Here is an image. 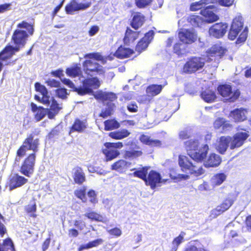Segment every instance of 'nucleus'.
<instances>
[{
    "mask_svg": "<svg viewBox=\"0 0 251 251\" xmlns=\"http://www.w3.org/2000/svg\"><path fill=\"white\" fill-rule=\"evenodd\" d=\"M133 52L134 51L132 50L121 46L115 52L114 55L120 59H123L130 57Z\"/></svg>",
    "mask_w": 251,
    "mask_h": 251,
    "instance_id": "obj_25",
    "label": "nucleus"
},
{
    "mask_svg": "<svg viewBox=\"0 0 251 251\" xmlns=\"http://www.w3.org/2000/svg\"><path fill=\"white\" fill-rule=\"evenodd\" d=\"M246 224L248 229L251 231V215L249 216L246 218Z\"/></svg>",
    "mask_w": 251,
    "mask_h": 251,
    "instance_id": "obj_64",
    "label": "nucleus"
},
{
    "mask_svg": "<svg viewBox=\"0 0 251 251\" xmlns=\"http://www.w3.org/2000/svg\"><path fill=\"white\" fill-rule=\"evenodd\" d=\"M190 136V132L187 130H183L179 133V137L182 139L188 138Z\"/></svg>",
    "mask_w": 251,
    "mask_h": 251,
    "instance_id": "obj_61",
    "label": "nucleus"
},
{
    "mask_svg": "<svg viewBox=\"0 0 251 251\" xmlns=\"http://www.w3.org/2000/svg\"><path fill=\"white\" fill-rule=\"evenodd\" d=\"M142 152L141 151H126L125 157L126 158H134L141 156Z\"/></svg>",
    "mask_w": 251,
    "mask_h": 251,
    "instance_id": "obj_44",
    "label": "nucleus"
},
{
    "mask_svg": "<svg viewBox=\"0 0 251 251\" xmlns=\"http://www.w3.org/2000/svg\"><path fill=\"white\" fill-rule=\"evenodd\" d=\"M91 2L85 3H78L76 0H72L65 7V11L68 14L73 15L75 12L79 10H84L89 8Z\"/></svg>",
    "mask_w": 251,
    "mask_h": 251,
    "instance_id": "obj_12",
    "label": "nucleus"
},
{
    "mask_svg": "<svg viewBox=\"0 0 251 251\" xmlns=\"http://www.w3.org/2000/svg\"><path fill=\"white\" fill-rule=\"evenodd\" d=\"M250 134L247 132H238L233 136H230L229 148L231 150L239 148L244 143L245 140L249 137Z\"/></svg>",
    "mask_w": 251,
    "mask_h": 251,
    "instance_id": "obj_10",
    "label": "nucleus"
},
{
    "mask_svg": "<svg viewBox=\"0 0 251 251\" xmlns=\"http://www.w3.org/2000/svg\"><path fill=\"white\" fill-rule=\"evenodd\" d=\"M74 179L76 183L81 184L85 181V176L82 169L80 168H76L75 170Z\"/></svg>",
    "mask_w": 251,
    "mask_h": 251,
    "instance_id": "obj_37",
    "label": "nucleus"
},
{
    "mask_svg": "<svg viewBox=\"0 0 251 251\" xmlns=\"http://www.w3.org/2000/svg\"><path fill=\"white\" fill-rule=\"evenodd\" d=\"M105 147H110L115 150L117 149H121L123 147V145L122 142L117 143H106L104 144Z\"/></svg>",
    "mask_w": 251,
    "mask_h": 251,
    "instance_id": "obj_49",
    "label": "nucleus"
},
{
    "mask_svg": "<svg viewBox=\"0 0 251 251\" xmlns=\"http://www.w3.org/2000/svg\"><path fill=\"white\" fill-rule=\"evenodd\" d=\"M104 124V129L106 131L116 129L120 126V124L115 120L105 121Z\"/></svg>",
    "mask_w": 251,
    "mask_h": 251,
    "instance_id": "obj_38",
    "label": "nucleus"
},
{
    "mask_svg": "<svg viewBox=\"0 0 251 251\" xmlns=\"http://www.w3.org/2000/svg\"><path fill=\"white\" fill-rule=\"evenodd\" d=\"M131 163L124 159L119 160L111 165L112 170L115 171L120 174L124 173L129 168Z\"/></svg>",
    "mask_w": 251,
    "mask_h": 251,
    "instance_id": "obj_20",
    "label": "nucleus"
},
{
    "mask_svg": "<svg viewBox=\"0 0 251 251\" xmlns=\"http://www.w3.org/2000/svg\"><path fill=\"white\" fill-rule=\"evenodd\" d=\"M86 189L85 187H81L75 191V195L79 199L82 200L83 202H85L86 198L85 196Z\"/></svg>",
    "mask_w": 251,
    "mask_h": 251,
    "instance_id": "obj_42",
    "label": "nucleus"
},
{
    "mask_svg": "<svg viewBox=\"0 0 251 251\" xmlns=\"http://www.w3.org/2000/svg\"><path fill=\"white\" fill-rule=\"evenodd\" d=\"M48 85L53 87H58L60 86V82L55 79H50L47 81Z\"/></svg>",
    "mask_w": 251,
    "mask_h": 251,
    "instance_id": "obj_60",
    "label": "nucleus"
},
{
    "mask_svg": "<svg viewBox=\"0 0 251 251\" xmlns=\"http://www.w3.org/2000/svg\"><path fill=\"white\" fill-rule=\"evenodd\" d=\"M183 45L181 43H176L174 47V52L178 55L181 53V49Z\"/></svg>",
    "mask_w": 251,
    "mask_h": 251,
    "instance_id": "obj_59",
    "label": "nucleus"
},
{
    "mask_svg": "<svg viewBox=\"0 0 251 251\" xmlns=\"http://www.w3.org/2000/svg\"><path fill=\"white\" fill-rule=\"evenodd\" d=\"M105 148L103 149L102 152L105 155L107 161L115 158L120 154V152L117 150H115L110 147H105Z\"/></svg>",
    "mask_w": 251,
    "mask_h": 251,
    "instance_id": "obj_26",
    "label": "nucleus"
},
{
    "mask_svg": "<svg viewBox=\"0 0 251 251\" xmlns=\"http://www.w3.org/2000/svg\"><path fill=\"white\" fill-rule=\"evenodd\" d=\"M227 27V24L226 23H217L209 28V33L210 36L220 38L226 33Z\"/></svg>",
    "mask_w": 251,
    "mask_h": 251,
    "instance_id": "obj_14",
    "label": "nucleus"
},
{
    "mask_svg": "<svg viewBox=\"0 0 251 251\" xmlns=\"http://www.w3.org/2000/svg\"><path fill=\"white\" fill-rule=\"evenodd\" d=\"M7 251H14V245L10 239H7L3 242V245L2 246Z\"/></svg>",
    "mask_w": 251,
    "mask_h": 251,
    "instance_id": "obj_45",
    "label": "nucleus"
},
{
    "mask_svg": "<svg viewBox=\"0 0 251 251\" xmlns=\"http://www.w3.org/2000/svg\"><path fill=\"white\" fill-rule=\"evenodd\" d=\"M36 155L30 154L25 160L21 168V172L26 176L30 177L34 172Z\"/></svg>",
    "mask_w": 251,
    "mask_h": 251,
    "instance_id": "obj_9",
    "label": "nucleus"
},
{
    "mask_svg": "<svg viewBox=\"0 0 251 251\" xmlns=\"http://www.w3.org/2000/svg\"><path fill=\"white\" fill-rule=\"evenodd\" d=\"M17 27L20 29H17L14 31L12 37L15 46H8L5 48L4 50L0 53V60L6 59L15 52L19 51L20 48L25 46L28 35L27 32L22 29L23 28L25 29L30 35H32L33 34V26L26 22L23 21L19 23L17 25Z\"/></svg>",
    "mask_w": 251,
    "mask_h": 251,
    "instance_id": "obj_2",
    "label": "nucleus"
},
{
    "mask_svg": "<svg viewBox=\"0 0 251 251\" xmlns=\"http://www.w3.org/2000/svg\"><path fill=\"white\" fill-rule=\"evenodd\" d=\"M85 58L94 59L96 60L101 61L103 60V57L99 53H88L84 56Z\"/></svg>",
    "mask_w": 251,
    "mask_h": 251,
    "instance_id": "obj_46",
    "label": "nucleus"
},
{
    "mask_svg": "<svg viewBox=\"0 0 251 251\" xmlns=\"http://www.w3.org/2000/svg\"><path fill=\"white\" fill-rule=\"evenodd\" d=\"M248 113L247 109L237 108L230 112L229 117L232 118L235 122H241L247 119Z\"/></svg>",
    "mask_w": 251,
    "mask_h": 251,
    "instance_id": "obj_18",
    "label": "nucleus"
},
{
    "mask_svg": "<svg viewBox=\"0 0 251 251\" xmlns=\"http://www.w3.org/2000/svg\"><path fill=\"white\" fill-rule=\"evenodd\" d=\"M130 132L126 129H124L120 131L111 132L109 133V136L113 139L120 140L127 137Z\"/></svg>",
    "mask_w": 251,
    "mask_h": 251,
    "instance_id": "obj_34",
    "label": "nucleus"
},
{
    "mask_svg": "<svg viewBox=\"0 0 251 251\" xmlns=\"http://www.w3.org/2000/svg\"><path fill=\"white\" fill-rule=\"evenodd\" d=\"M23 144L27 150L32 151L34 152L33 153L35 154V152L38 151L40 142L37 137L32 134H30L25 140Z\"/></svg>",
    "mask_w": 251,
    "mask_h": 251,
    "instance_id": "obj_16",
    "label": "nucleus"
},
{
    "mask_svg": "<svg viewBox=\"0 0 251 251\" xmlns=\"http://www.w3.org/2000/svg\"><path fill=\"white\" fill-rule=\"evenodd\" d=\"M115 108V104L112 102H109L107 105V107L105 108V110L102 111L100 116V117H103V118H106L108 116L111 115L112 114V112Z\"/></svg>",
    "mask_w": 251,
    "mask_h": 251,
    "instance_id": "obj_40",
    "label": "nucleus"
},
{
    "mask_svg": "<svg viewBox=\"0 0 251 251\" xmlns=\"http://www.w3.org/2000/svg\"><path fill=\"white\" fill-rule=\"evenodd\" d=\"M131 23V26L135 29L141 27L145 22V17L141 13H134Z\"/></svg>",
    "mask_w": 251,
    "mask_h": 251,
    "instance_id": "obj_23",
    "label": "nucleus"
},
{
    "mask_svg": "<svg viewBox=\"0 0 251 251\" xmlns=\"http://www.w3.org/2000/svg\"><path fill=\"white\" fill-rule=\"evenodd\" d=\"M152 0H135V3L137 7L143 8L149 5Z\"/></svg>",
    "mask_w": 251,
    "mask_h": 251,
    "instance_id": "obj_47",
    "label": "nucleus"
},
{
    "mask_svg": "<svg viewBox=\"0 0 251 251\" xmlns=\"http://www.w3.org/2000/svg\"><path fill=\"white\" fill-rule=\"evenodd\" d=\"M244 22L243 18L241 16L236 17L232 21L229 29L228 38L230 40H235L240 32L241 33L237 38L236 43L237 44L244 43L247 39L248 33V28L245 27L243 29Z\"/></svg>",
    "mask_w": 251,
    "mask_h": 251,
    "instance_id": "obj_6",
    "label": "nucleus"
},
{
    "mask_svg": "<svg viewBox=\"0 0 251 251\" xmlns=\"http://www.w3.org/2000/svg\"><path fill=\"white\" fill-rule=\"evenodd\" d=\"M178 37L183 43L189 44L197 40V35L193 30L182 29L178 32Z\"/></svg>",
    "mask_w": 251,
    "mask_h": 251,
    "instance_id": "obj_15",
    "label": "nucleus"
},
{
    "mask_svg": "<svg viewBox=\"0 0 251 251\" xmlns=\"http://www.w3.org/2000/svg\"><path fill=\"white\" fill-rule=\"evenodd\" d=\"M164 85L152 84L149 86L146 92L149 96H154L159 94Z\"/></svg>",
    "mask_w": 251,
    "mask_h": 251,
    "instance_id": "obj_32",
    "label": "nucleus"
},
{
    "mask_svg": "<svg viewBox=\"0 0 251 251\" xmlns=\"http://www.w3.org/2000/svg\"><path fill=\"white\" fill-rule=\"evenodd\" d=\"M201 97L207 102H212L216 98L215 93L210 90H206L202 92L201 94Z\"/></svg>",
    "mask_w": 251,
    "mask_h": 251,
    "instance_id": "obj_35",
    "label": "nucleus"
},
{
    "mask_svg": "<svg viewBox=\"0 0 251 251\" xmlns=\"http://www.w3.org/2000/svg\"><path fill=\"white\" fill-rule=\"evenodd\" d=\"M94 97L98 100L103 101L109 100L110 102L116 100V95L112 92H105L101 91L97 92L94 95Z\"/></svg>",
    "mask_w": 251,
    "mask_h": 251,
    "instance_id": "obj_22",
    "label": "nucleus"
},
{
    "mask_svg": "<svg viewBox=\"0 0 251 251\" xmlns=\"http://www.w3.org/2000/svg\"><path fill=\"white\" fill-rule=\"evenodd\" d=\"M225 119L224 118H218L215 120L214 123V126L215 128H219L221 127H223L224 124Z\"/></svg>",
    "mask_w": 251,
    "mask_h": 251,
    "instance_id": "obj_53",
    "label": "nucleus"
},
{
    "mask_svg": "<svg viewBox=\"0 0 251 251\" xmlns=\"http://www.w3.org/2000/svg\"><path fill=\"white\" fill-rule=\"evenodd\" d=\"M215 0H201V2L203 8L201 10V13L203 17L193 15L189 19V22L194 26H198L202 27L203 25L206 23H210L217 21L218 19V16L215 14L213 11H216V8L214 5H209L213 3Z\"/></svg>",
    "mask_w": 251,
    "mask_h": 251,
    "instance_id": "obj_4",
    "label": "nucleus"
},
{
    "mask_svg": "<svg viewBox=\"0 0 251 251\" xmlns=\"http://www.w3.org/2000/svg\"><path fill=\"white\" fill-rule=\"evenodd\" d=\"M107 231L110 234L117 237L121 236L122 234L121 230L117 227H115L113 229L108 230Z\"/></svg>",
    "mask_w": 251,
    "mask_h": 251,
    "instance_id": "obj_52",
    "label": "nucleus"
},
{
    "mask_svg": "<svg viewBox=\"0 0 251 251\" xmlns=\"http://www.w3.org/2000/svg\"><path fill=\"white\" fill-rule=\"evenodd\" d=\"M234 0H218L219 3L224 6H230L234 2Z\"/></svg>",
    "mask_w": 251,
    "mask_h": 251,
    "instance_id": "obj_57",
    "label": "nucleus"
},
{
    "mask_svg": "<svg viewBox=\"0 0 251 251\" xmlns=\"http://www.w3.org/2000/svg\"><path fill=\"white\" fill-rule=\"evenodd\" d=\"M153 36L154 32L152 30H150L147 33L145 36L138 42L136 47V50L140 53L145 50L153 38Z\"/></svg>",
    "mask_w": 251,
    "mask_h": 251,
    "instance_id": "obj_17",
    "label": "nucleus"
},
{
    "mask_svg": "<svg viewBox=\"0 0 251 251\" xmlns=\"http://www.w3.org/2000/svg\"><path fill=\"white\" fill-rule=\"evenodd\" d=\"M230 136H223L220 137L217 141L215 148L217 151L221 154H224L229 147Z\"/></svg>",
    "mask_w": 251,
    "mask_h": 251,
    "instance_id": "obj_19",
    "label": "nucleus"
},
{
    "mask_svg": "<svg viewBox=\"0 0 251 251\" xmlns=\"http://www.w3.org/2000/svg\"><path fill=\"white\" fill-rule=\"evenodd\" d=\"M66 73L69 76L72 77H78L82 85L79 87L71 88L74 91L76 92L79 95L83 96L93 92V89L98 88L100 81L97 77L85 78L82 75L80 67L77 65L72 66L66 69Z\"/></svg>",
    "mask_w": 251,
    "mask_h": 251,
    "instance_id": "obj_3",
    "label": "nucleus"
},
{
    "mask_svg": "<svg viewBox=\"0 0 251 251\" xmlns=\"http://www.w3.org/2000/svg\"><path fill=\"white\" fill-rule=\"evenodd\" d=\"M84 216L92 220H94L98 222H101L106 223L107 220L102 216L96 213L95 212H87L84 214Z\"/></svg>",
    "mask_w": 251,
    "mask_h": 251,
    "instance_id": "obj_36",
    "label": "nucleus"
},
{
    "mask_svg": "<svg viewBox=\"0 0 251 251\" xmlns=\"http://www.w3.org/2000/svg\"><path fill=\"white\" fill-rule=\"evenodd\" d=\"M185 233L181 232L180 234L173 240L172 242L170 251H176L178 246L184 241Z\"/></svg>",
    "mask_w": 251,
    "mask_h": 251,
    "instance_id": "obj_30",
    "label": "nucleus"
},
{
    "mask_svg": "<svg viewBox=\"0 0 251 251\" xmlns=\"http://www.w3.org/2000/svg\"><path fill=\"white\" fill-rule=\"evenodd\" d=\"M89 242H90L91 248H92L93 247H98V246L102 244L103 242V240L101 238H100V239H97L96 240H95L94 241H91Z\"/></svg>",
    "mask_w": 251,
    "mask_h": 251,
    "instance_id": "obj_56",
    "label": "nucleus"
},
{
    "mask_svg": "<svg viewBox=\"0 0 251 251\" xmlns=\"http://www.w3.org/2000/svg\"><path fill=\"white\" fill-rule=\"evenodd\" d=\"M86 123L84 121H80L79 119H76L73 125L71 131H77L81 132L86 128Z\"/></svg>",
    "mask_w": 251,
    "mask_h": 251,
    "instance_id": "obj_33",
    "label": "nucleus"
},
{
    "mask_svg": "<svg viewBox=\"0 0 251 251\" xmlns=\"http://www.w3.org/2000/svg\"><path fill=\"white\" fill-rule=\"evenodd\" d=\"M199 145L198 140H190L185 142V148L191 159L185 155H179L178 159V164L181 170L187 174H193L195 176L203 174L204 171L201 166L198 165V162L193 163L191 159L197 162L202 160L209 150L207 145H204L202 148L198 150Z\"/></svg>",
    "mask_w": 251,
    "mask_h": 251,
    "instance_id": "obj_1",
    "label": "nucleus"
},
{
    "mask_svg": "<svg viewBox=\"0 0 251 251\" xmlns=\"http://www.w3.org/2000/svg\"><path fill=\"white\" fill-rule=\"evenodd\" d=\"M139 33L133 31L130 29L127 28L124 39V43L126 45H129L133 43L138 37Z\"/></svg>",
    "mask_w": 251,
    "mask_h": 251,
    "instance_id": "obj_27",
    "label": "nucleus"
},
{
    "mask_svg": "<svg viewBox=\"0 0 251 251\" xmlns=\"http://www.w3.org/2000/svg\"><path fill=\"white\" fill-rule=\"evenodd\" d=\"M56 95L62 99H64L67 97V93L66 89L60 88L56 90Z\"/></svg>",
    "mask_w": 251,
    "mask_h": 251,
    "instance_id": "obj_48",
    "label": "nucleus"
},
{
    "mask_svg": "<svg viewBox=\"0 0 251 251\" xmlns=\"http://www.w3.org/2000/svg\"><path fill=\"white\" fill-rule=\"evenodd\" d=\"M213 58L207 57H194L188 61L184 66V72L191 73L201 69L205 64V62L211 61Z\"/></svg>",
    "mask_w": 251,
    "mask_h": 251,
    "instance_id": "obj_7",
    "label": "nucleus"
},
{
    "mask_svg": "<svg viewBox=\"0 0 251 251\" xmlns=\"http://www.w3.org/2000/svg\"><path fill=\"white\" fill-rule=\"evenodd\" d=\"M99 27L98 26H92L89 31V34L90 36H92L95 35L99 31Z\"/></svg>",
    "mask_w": 251,
    "mask_h": 251,
    "instance_id": "obj_62",
    "label": "nucleus"
},
{
    "mask_svg": "<svg viewBox=\"0 0 251 251\" xmlns=\"http://www.w3.org/2000/svg\"><path fill=\"white\" fill-rule=\"evenodd\" d=\"M166 181V180L161 179L159 173L151 171L150 172L148 177H147L145 183L146 185H150L152 189H154L156 187L160 186V183H164Z\"/></svg>",
    "mask_w": 251,
    "mask_h": 251,
    "instance_id": "obj_11",
    "label": "nucleus"
},
{
    "mask_svg": "<svg viewBox=\"0 0 251 251\" xmlns=\"http://www.w3.org/2000/svg\"><path fill=\"white\" fill-rule=\"evenodd\" d=\"M36 210V205L34 201L28 204L26 207V210L28 213L34 212Z\"/></svg>",
    "mask_w": 251,
    "mask_h": 251,
    "instance_id": "obj_58",
    "label": "nucleus"
},
{
    "mask_svg": "<svg viewBox=\"0 0 251 251\" xmlns=\"http://www.w3.org/2000/svg\"><path fill=\"white\" fill-rule=\"evenodd\" d=\"M148 167H143L140 170H136L132 174V175L135 177H138L140 178H141L145 182L146 179H147V175L148 174Z\"/></svg>",
    "mask_w": 251,
    "mask_h": 251,
    "instance_id": "obj_39",
    "label": "nucleus"
},
{
    "mask_svg": "<svg viewBox=\"0 0 251 251\" xmlns=\"http://www.w3.org/2000/svg\"><path fill=\"white\" fill-rule=\"evenodd\" d=\"M27 181V179L24 177L15 175L11 177L10 180L9 189L12 190L16 188L20 187L26 183Z\"/></svg>",
    "mask_w": 251,
    "mask_h": 251,
    "instance_id": "obj_21",
    "label": "nucleus"
},
{
    "mask_svg": "<svg viewBox=\"0 0 251 251\" xmlns=\"http://www.w3.org/2000/svg\"><path fill=\"white\" fill-rule=\"evenodd\" d=\"M139 139L142 143L149 146H159L161 145V142L159 140L152 139L147 135H142Z\"/></svg>",
    "mask_w": 251,
    "mask_h": 251,
    "instance_id": "obj_29",
    "label": "nucleus"
},
{
    "mask_svg": "<svg viewBox=\"0 0 251 251\" xmlns=\"http://www.w3.org/2000/svg\"><path fill=\"white\" fill-rule=\"evenodd\" d=\"M36 90L40 93V95H36L35 99L45 105L49 106L50 104V109H48L49 118L53 119L62 109V106L59 104L52 97L49 95L47 88L39 83L35 84Z\"/></svg>",
    "mask_w": 251,
    "mask_h": 251,
    "instance_id": "obj_5",
    "label": "nucleus"
},
{
    "mask_svg": "<svg viewBox=\"0 0 251 251\" xmlns=\"http://www.w3.org/2000/svg\"><path fill=\"white\" fill-rule=\"evenodd\" d=\"M203 8V7L201 2V1L194 2L192 3L190 6V10L193 11H197Z\"/></svg>",
    "mask_w": 251,
    "mask_h": 251,
    "instance_id": "obj_50",
    "label": "nucleus"
},
{
    "mask_svg": "<svg viewBox=\"0 0 251 251\" xmlns=\"http://www.w3.org/2000/svg\"><path fill=\"white\" fill-rule=\"evenodd\" d=\"M84 70L88 75L91 73H97V74L101 75L104 73L103 67L100 65L94 60H88L83 63Z\"/></svg>",
    "mask_w": 251,
    "mask_h": 251,
    "instance_id": "obj_13",
    "label": "nucleus"
},
{
    "mask_svg": "<svg viewBox=\"0 0 251 251\" xmlns=\"http://www.w3.org/2000/svg\"><path fill=\"white\" fill-rule=\"evenodd\" d=\"M51 74L54 76L60 78L61 81L70 88H75L74 84L68 78L63 77L64 76L63 71L62 70H58L51 72Z\"/></svg>",
    "mask_w": 251,
    "mask_h": 251,
    "instance_id": "obj_28",
    "label": "nucleus"
},
{
    "mask_svg": "<svg viewBox=\"0 0 251 251\" xmlns=\"http://www.w3.org/2000/svg\"><path fill=\"white\" fill-rule=\"evenodd\" d=\"M219 93L223 97L227 98L230 101L233 102L239 97L240 92L239 90H233L229 85H222L218 87Z\"/></svg>",
    "mask_w": 251,
    "mask_h": 251,
    "instance_id": "obj_8",
    "label": "nucleus"
},
{
    "mask_svg": "<svg viewBox=\"0 0 251 251\" xmlns=\"http://www.w3.org/2000/svg\"><path fill=\"white\" fill-rule=\"evenodd\" d=\"M127 108L131 112H136L138 111V106L135 102H131L128 104Z\"/></svg>",
    "mask_w": 251,
    "mask_h": 251,
    "instance_id": "obj_54",
    "label": "nucleus"
},
{
    "mask_svg": "<svg viewBox=\"0 0 251 251\" xmlns=\"http://www.w3.org/2000/svg\"><path fill=\"white\" fill-rule=\"evenodd\" d=\"M11 9V3L0 4V13H3Z\"/></svg>",
    "mask_w": 251,
    "mask_h": 251,
    "instance_id": "obj_51",
    "label": "nucleus"
},
{
    "mask_svg": "<svg viewBox=\"0 0 251 251\" xmlns=\"http://www.w3.org/2000/svg\"><path fill=\"white\" fill-rule=\"evenodd\" d=\"M75 226L80 229H82L85 226V224L82 221H75Z\"/></svg>",
    "mask_w": 251,
    "mask_h": 251,
    "instance_id": "obj_63",
    "label": "nucleus"
},
{
    "mask_svg": "<svg viewBox=\"0 0 251 251\" xmlns=\"http://www.w3.org/2000/svg\"><path fill=\"white\" fill-rule=\"evenodd\" d=\"M233 201L230 199L226 200L224 202L216 208V211L219 212H223L227 210L232 204Z\"/></svg>",
    "mask_w": 251,
    "mask_h": 251,
    "instance_id": "obj_41",
    "label": "nucleus"
},
{
    "mask_svg": "<svg viewBox=\"0 0 251 251\" xmlns=\"http://www.w3.org/2000/svg\"><path fill=\"white\" fill-rule=\"evenodd\" d=\"M46 114H48V109L40 107L39 109L35 113V119L37 121L41 120Z\"/></svg>",
    "mask_w": 251,
    "mask_h": 251,
    "instance_id": "obj_43",
    "label": "nucleus"
},
{
    "mask_svg": "<svg viewBox=\"0 0 251 251\" xmlns=\"http://www.w3.org/2000/svg\"><path fill=\"white\" fill-rule=\"evenodd\" d=\"M221 162L220 156L215 153L211 154L204 163L206 167H214L220 165Z\"/></svg>",
    "mask_w": 251,
    "mask_h": 251,
    "instance_id": "obj_24",
    "label": "nucleus"
},
{
    "mask_svg": "<svg viewBox=\"0 0 251 251\" xmlns=\"http://www.w3.org/2000/svg\"><path fill=\"white\" fill-rule=\"evenodd\" d=\"M226 176L224 173L217 174L212 176L211 183L213 187L221 185L226 179Z\"/></svg>",
    "mask_w": 251,
    "mask_h": 251,
    "instance_id": "obj_31",
    "label": "nucleus"
},
{
    "mask_svg": "<svg viewBox=\"0 0 251 251\" xmlns=\"http://www.w3.org/2000/svg\"><path fill=\"white\" fill-rule=\"evenodd\" d=\"M28 150L26 147H24V145L23 144L22 146L20 148L17 152V156L20 157H23L26 151Z\"/></svg>",
    "mask_w": 251,
    "mask_h": 251,
    "instance_id": "obj_55",
    "label": "nucleus"
}]
</instances>
